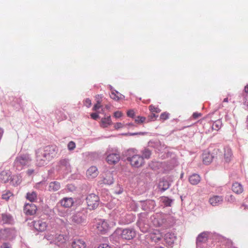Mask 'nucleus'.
<instances>
[{
  "label": "nucleus",
  "mask_w": 248,
  "mask_h": 248,
  "mask_svg": "<svg viewBox=\"0 0 248 248\" xmlns=\"http://www.w3.org/2000/svg\"><path fill=\"white\" fill-rule=\"evenodd\" d=\"M1 236L5 239L11 240L15 237L16 231L14 228H5L0 230Z\"/></svg>",
  "instance_id": "0eeeda50"
},
{
  "label": "nucleus",
  "mask_w": 248,
  "mask_h": 248,
  "mask_svg": "<svg viewBox=\"0 0 248 248\" xmlns=\"http://www.w3.org/2000/svg\"><path fill=\"white\" fill-rule=\"evenodd\" d=\"M126 125H127L128 126H133V124L131 123L127 124Z\"/></svg>",
  "instance_id": "e2e57ef3"
},
{
  "label": "nucleus",
  "mask_w": 248,
  "mask_h": 248,
  "mask_svg": "<svg viewBox=\"0 0 248 248\" xmlns=\"http://www.w3.org/2000/svg\"><path fill=\"white\" fill-rule=\"evenodd\" d=\"M107 154L106 160L109 164H115L119 161L120 155L117 151L114 152L108 151Z\"/></svg>",
  "instance_id": "423d86ee"
},
{
  "label": "nucleus",
  "mask_w": 248,
  "mask_h": 248,
  "mask_svg": "<svg viewBox=\"0 0 248 248\" xmlns=\"http://www.w3.org/2000/svg\"><path fill=\"white\" fill-rule=\"evenodd\" d=\"M122 192V191H120L119 192H118V194H120Z\"/></svg>",
  "instance_id": "69168bd1"
},
{
  "label": "nucleus",
  "mask_w": 248,
  "mask_h": 248,
  "mask_svg": "<svg viewBox=\"0 0 248 248\" xmlns=\"http://www.w3.org/2000/svg\"><path fill=\"white\" fill-rule=\"evenodd\" d=\"M232 190L236 194H241L243 192V187L240 183L235 182L232 185Z\"/></svg>",
  "instance_id": "b1692460"
},
{
  "label": "nucleus",
  "mask_w": 248,
  "mask_h": 248,
  "mask_svg": "<svg viewBox=\"0 0 248 248\" xmlns=\"http://www.w3.org/2000/svg\"><path fill=\"white\" fill-rule=\"evenodd\" d=\"M148 236L151 240L155 243L160 241L163 237L161 232L157 229H154L151 231L149 233Z\"/></svg>",
  "instance_id": "6e6552de"
},
{
  "label": "nucleus",
  "mask_w": 248,
  "mask_h": 248,
  "mask_svg": "<svg viewBox=\"0 0 248 248\" xmlns=\"http://www.w3.org/2000/svg\"><path fill=\"white\" fill-rule=\"evenodd\" d=\"M98 248H111L107 244H102L100 245Z\"/></svg>",
  "instance_id": "5fc2aeb1"
},
{
  "label": "nucleus",
  "mask_w": 248,
  "mask_h": 248,
  "mask_svg": "<svg viewBox=\"0 0 248 248\" xmlns=\"http://www.w3.org/2000/svg\"><path fill=\"white\" fill-rule=\"evenodd\" d=\"M142 157H143V159H149L151 155V152L148 149H145L142 151Z\"/></svg>",
  "instance_id": "4c0bfd02"
},
{
  "label": "nucleus",
  "mask_w": 248,
  "mask_h": 248,
  "mask_svg": "<svg viewBox=\"0 0 248 248\" xmlns=\"http://www.w3.org/2000/svg\"><path fill=\"white\" fill-rule=\"evenodd\" d=\"M129 135H130V136H134V135H138V133H129L128 134Z\"/></svg>",
  "instance_id": "bf43d9fd"
},
{
  "label": "nucleus",
  "mask_w": 248,
  "mask_h": 248,
  "mask_svg": "<svg viewBox=\"0 0 248 248\" xmlns=\"http://www.w3.org/2000/svg\"><path fill=\"white\" fill-rule=\"evenodd\" d=\"M32 225L37 231L43 232L46 230L48 224L46 221L43 220H38L33 221Z\"/></svg>",
  "instance_id": "9b49d317"
},
{
  "label": "nucleus",
  "mask_w": 248,
  "mask_h": 248,
  "mask_svg": "<svg viewBox=\"0 0 248 248\" xmlns=\"http://www.w3.org/2000/svg\"><path fill=\"white\" fill-rule=\"evenodd\" d=\"M115 225L116 222L113 221L98 219L95 225V227L98 232L101 233H105Z\"/></svg>",
  "instance_id": "f257e3e1"
},
{
  "label": "nucleus",
  "mask_w": 248,
  "mask_h": 248,
  "mask_svg": "<svg viewBox=\"0 0 248 248\" xmlns=\"http://www.w3.org/2000/svg\"><path fill=\"white\" fill-rule=\"evenodd\" d=\"M26 198L31 202H34L37 200V194L35 191L29 192L27 193Z\"/></svg>",
  "instance_id": "c756f323"
},
{
  "label": "nucleus",
  "mask_w": 248,
  "mask_h": 248,
  "mask_svg": "<svg viewBox=\"0 0 248 248\" xmlns=\"http://www.w3.org/2000/svg\"><path fill=\"white\" fill-rule=\"evenodd\" d=\"M245 92L246 93H248V85L245 87Z\"/></svg>",
  "instance_id": "052dcab7"
},
{
  "label": "nucleus",
  "mask_w": 248,
  "mask_h": 248,
  "mask_svg": "<svg viewBox=\"0 0 248 248\" xmlns=\"http://www.w3.org/2000/svg\"><path fill=\"white\" fill-rule=\"evenodd\" d=\"M127 115L128 117L133 118L135 115V113L133 110L131 109L127 112Z\"/></svg>",
  "instance_id": "8fccbe9b"
},
{
  "label": "nucleus",
  "mask_w": 248,
  "mask_h": 248,
  "mask_svg": "<svg viewBox=\"0 0 248 248\" xmlns=\"http://www.w3.org/2000/svg\"><path fill=\"white\" fill-rule=\"evenodd\" d=\"M34 173V170L33 169H29L27 171V174L30 176Z\"/></svg>",
  "instance_id": "6e6d98bb"
},
{
  "label": "nucleus",
  "mask_w": 248,
  "mask_h": 248,
  "mask_svg": "<svg viewBox=\"0 0 248 248\" xmlns=\"http://www.w3.org/2000/svg\"><path fill=\"white\" fill-rule=\"evenodd\" d=\"M110 97L114 100L118 101L122 98V94L119 93L116 91H113L110 94Z\"/></svg>",
  "instance_id": "72a5a7b5"
},
{
  "label": "nucleus",
  "mask_w": 248,
  "mask_h": 248,
  "mask_svg": "<svg viewBox=\"0 0 248 248\" xmlns=\"http://www.w3.org/2000/svg\"><path fill=\"white\" fill-rule=\"evenodd\" d=\"M145 120L146 118L143 116H138L135 119V122L138 124L143 123Z\"/></svg>",
  "instance_id": "79ce46f5"
},
{
  "label": "nucleus",
  "mask_w": 248,
  "mask_h": 248,
  "mask_svg": "<svg viewBox=\"0 0 248 248\" xmlns=\"http://www.w3.org/2000/svg\"><path fill=\"white\" fill-rule=\"evenodd\" d=\"M221 122L219 121H215L212 124V129L217 131L221 126Z\"/></svg>",
  "instance_id": "58836bf2"
},
{
  "label": "nucleus",
  "mask_w": 248,
  "mask_h": 248,
  "mask_svg": "<svg viewBox=\"0 0 248 248\" xmlns=\"http://www.w3.org/2000/svg\"><path fill=\"white\" fill-rule=\"evenodd\" d=\"M77 222H79V221H78V220H76Z\"/></svg>",
  "instance_id": "774afa93"
},
{
  "label": "nucleus",
  "mask_w": 248,
  "mask_h": 248,
  "mask_svg": "<svg viewBox=\"0 0 248 248\" xmlns=\"http://www.w3.org/2000/svg\"><path fill=\"white\" fill-rule=\"evenodd\" d=\"M170 114L167 112L162 113L160 116V119L162 121H164L170 118Z\"/></svg>",
  "instance_id": "a19ab883"
},
{
  "label": "nucleus",
  "mask_w": 248,
  "mask_h": 248,
  "mask_svg": "<svg viewBox=\"0 0 248 248\" xmlns=\"http://www.w3.org/2000/svg\"><path fill=\"white\" fill-rule=\"evenodd\" d=\"M57 151V148L53 146H46L44 151H42L43 153L44 154L45 157L46 158V159H47L49 161L56 156Z\"/></svg>",
  "instance_id": "39448f33"
},
{
  "label": "nucleus",
  "mask_w": 248,
  "mask_h": 248,
  "mask_svg": "<svg viewBox=\"0 0 248 248\" xmlns=\"http://www.w3.org/2000/svg\"><path fill=\"white\" fill-rule=\"evenodd\" d=\"M0 248H12V247L10 243L4 242L1 245Z\"/></svg>",
  "instance_id": "a18cd8bd"
},
{
  "label": "nucleus",
  "mask_w": 248,
  "mask_h": 248,
  "mask_svg": "<svg viewBox=\"0 0 248 248\" xmlns=\"http://www.w3.org/2000/svg\"><path fill=\"white\" fill-rule=\"evenodd\" d=\"M58 166L60 170H66L69 167L68 160L66 159H62L58 162Z\"/></svg>",
  "instance_id": "a878e982"
},
{
  "label": "nucleus",
  "mask_w": 248,
  "mask_h": 248,
  "mask_svg": "<svg viewBox=\"0 0 248 248\" xmlns=\"http://www.w3.org/2000/svg\"><path fill=\"white\" fill-rule=\"evenodd\" d=\"M23 210L26 215L32 216L36 214L37 208L33 203H26L24 205Z\"/></svg>",
  "instance_id": "9d476101"
},
{
  "label": "nucleus",
  "mask_w": 248,
  "mask_h": 248,
  "mask_svg": "<svg viewBox=\"0 0 248 248\" xmlns=\"http://www.w3.org/2000/svg\"><path fill=\"white\" fill-rule=\"evenodd\" d=\"M13 193L11 191L9 190H6L3 191L1 198L3 200L8 201L10 198L13 197Z\"/></svg>",
  "instance_id": "473e14b6"
},
{
  "label": "nucleus",
  "mask_w": 248,
  "mask_h": 248,
  "mask_svg": "<svg viewBox=\"0 0 248 248\" xmlns=\"http://www.w3.org/2000/svg\"><path fill=\"white\" fill-rule=\"evenodd\" d=\"M73 248H85L86 244L84 241L81 239H75L72 243Z\"/></svg>",
  "instance_id": "4be33fe9"
},
{
  "label": "nucleus",
  "mask_w": 248,
  "mask_h": 248,
  "mask_svg": "<svg viewBox=\"0 0 248 248\" xmlns=\"http://www.w3.org/2000/svg\"><path fill=\"white\" fill-rule=\"evenodd\" d=\"M121 235L122 238L126 240H130L136 236V233L132 229H125L122 231Z\"/></svg>",
  "instance_id": "f8f14e48"
},
{
  "label": "nucleus",
  "mask_w": 248,
  "mask_h": 248,
  "mask_svg": "<svg viewBox=\"0 0 248 248\" xmlns=\"http://www.w3.org/2000/svg\"><path fill=\"white\" fill-rule=\"evenodd\" d=\"M128 217H129V221H125V223H126V224H128L131 221H132L133 220V217L131 215H127V216Z\"/></svg>",
  "instance_id": "4d7b16f0"
},
{
  "label": "nucleus",
  "mask_w": 248,
  "mask_h": 248,
  "mask_svg": "<svg viewBox=\"0 0 248 248\" xmlns=\"http://www.w3.org/2000/svg\"><path fill=\"white\" fill-rule=\"evenodd\" d=\"M76 147V145L74 142L73 141H70L68 144V148L69 150H72L74 149H75Z\"/></svg>",
  "instance_id": "de8ad7c7"
},
{
  "label": "nucleus",
  "mask_w": 248,
  "mask_h": 248,
  "mask_svg": "<svg viewBox=\"0 0 248 248\" xmlns=\"http://www.w3.org/2000/svg\"><path fill=\"white\" fill-rule=\"evenodd\" d=\"M124 126V124L121 123H117L114 124V127L116 129L122 128Z\"/></svg>",
  "instance_id": "09e8293b"
},
{
  "label": "nucleus",
  "mask_w": 248,
  "mask_h": 248,
  "mask_svg": "<svg viewBox=\"0 0 248 248\" xmlns=\"http://www.w3.org/2000/svg\"><path fill=\"white\" fill-rule=\"evenodd\" d=\"M60 188V184L58 182L54 181L50 183L48 190L50 191L55 192L59 190Z\"/></svg>",
  "instance_id": "bb28decb"
},
{
  "label": "nucleus",
  "mask_w": 248,
  "mask_h": 248,
  "mask_svg": "<svg viewBox=\"0 0 248 248\" xmlns=\"http://www.w3.org/2000/svg\"><path fill=\"white\" fill-rule=\"evenodd\" d=\"M83 103H84V106H85L87 108H89L91 106L92 101L89 98H86L84 101Z\"/></svg>",
  "instance_id": "c03bdc74"
},
{
  "label": "nucleus",
  "mask_w": 248,
  "mask_h": 248,
  "mask_svg": "<svg viewBox=\"0 0 248 248\" xmlns=\"http://www.w3.org/2000/svg\"><path fill=\"white\" fill-rule=\"evenodd\" d=\"M11 173L9 170H3L0 173V181L6 183L10 180Z\"/></svg>",
  "instance_id": "aec40b11"
},
{
  "label": "nucleus",
  "mask_w": 248,
  "mask_h": 248,
  "mask_svg": "<svg viewBox=\"0 0 248 248\" xmlns=\"http://www.w3.org/2000/svg\"><path fill=\"white\" fill-rule=\"evenodd\" d=\"M122 114H123L121 111H117L114 113V116L116 118H118L122 117Z\"/></svg>",
  "instance_id": "603ef678"
},
{
  "label": "nucleus",
  "mask_w": 248,
  "mask_h": 248,
  "mask_svg": "<svg viewBox=\"0 0 248 248\" xmlns=\"http://www.w3.org/2000/svg\"><path fill=\"white\" fill-rule=\"evenodd\" d=\"M149 109L152 112L159 113L161 110L157 107L151 105L149 106Z\"/></svg>",
  "instance_id": "ea45409f"
},
{
  "label": "nucleus",
  "mask_w": 248,
  "mask_h": 248,
  "mask_svg": "<svg viewBox=\"0 0 248 248\" xmlns=\"http://www.w3.org/2000/svg\"><path fill=\"white\" fill-rule=\"evenodd\" d=\"M127 161H128L131 165L133 167L139 168L142 166L144 163V160L143 157L137 154L131 156H129L127 158Z\"/></svg>",
  "instance_id": "7ed1b4c3"
},
{
  "label": "nucleus",
  "mask_w": 248,
  "mask_h": 248,
  "mask_svg": "<svg viewBox=\"0 0 248 248\" xmlns=\"http://www.w3.org/2000/svg\"><path fill=\"white\" fill-rule=\"evenodd\" d=\"M1 221L3 224H12L14 222V219L11 214L4 213L1 215Z\"/></svg>",
  "instance_id": "a211bd4d"
},
{
  "label": "nucleus",
  "mask_w": 248,
  "mask_h": 248,
  "mask_svg": "<svg viewBox=\"0 0 248 248\" xmlns=\"http://www.w3.org/2000/svg\"><path fill=\"white\" fill-rule=\"evenodd\" d=\"M67 237L63 234H59L55 239V241L60 244H62L66 242Z\"/></svg>",
  "instance_id": "f704fd0d"
},
{
  "label": "nucleus",
  "mask_w": 248,
  "mask_h": 248,
  "mask_svg": "<svg viewBox=\"0 0 248 248\" xmlns=\"http://www.w3.org/2000/svg\"><path fill=\"white\" fill-rule=\"evenodd\" d=\"M101 107V102L99 100L97 101L96 104H95L93 108V110L96 111Z\"/></svg>",
  "instance_id": "49530a36"
},
{
  "label": "nucleus",
  "mask_w": 248,
  "mask_h": 248,
  "mask_svg": "<svg viewBox=\"0 0 248 248\" xmlns=\"http://www.w3.org/2000/svg\"><path fill=\"white\" fill-rule=\"evenodd\" d=\"M77 217V216H74L73 217V219L75 220V218Z\"/></svg>",
  "instance_id": "338daca9"
},
{
  "label": "nucleus",
  "mask_w": 248,
  "mask_h": 248,
  "mask_svg": "<svg viewBox=\"0 0 248 248\" xmlns=\"http://www.w3.org/2000/svg\"><path fill=\"white\" fill-rule=\"evenodd\" d=\"M213 156L208 152L203 153L202 154V161L204 164L208 165L213 160Z\"/></svg>",
  "instance_id": "412c9836"
},
{
  "label": "nucleus",
  "mask_w": 248,
  "mask_h": 248,
  "mask_svg": "<svg viewBox=\"0 0 248 248\" xmlns=\"http://www.w3.org/2000/svg\"><path fill=\"white\" fill-rule=\"evenodd\" d=\"M207 238V233L205 232H202L198 235L197 241L198 242H203L206 241Z\"/></svg>",
  "instance_id": "c9c22d12"
},
{
  "label": "nucleus",
  "mask_w": 248,
  "mask_h": 248,
  "mask_svg": "<svg viewBox=\"0 0 248 248\" xmlns=\"http://www.w3.org/2000/svg\"><path fill=\"white\" fill-rule=\"evenodd\" d=\"M91 117L94 120H97L99 118V115L97 113H93L91 114Z\"/></svg>",
  "instance_id": "864d4df0"
},
{
  "label": "nucleus",
  "mask_w": 248,
  "mask_h": 248,
  "mask_svg": "<svg viewBox=\"0 0 248 248\" xmlns=\"http://www.w3.org/2000/svg\"><path fill=\"white\" fill-rule=\"evenodd\" d=\"M155 206V202L152 200H147L143 202L142 207L144 210L150 211L154 209Z\"/></svg>",
  "instance_id": "f3484780"
},
{
  "label": "nucleus",
  "mask_w": 248,
  "mask_h": 248,
  "mask_svg": "<svg viewBox=\"0 0 248 248\" xmlns=\"http://www.w3.org/2000/svg\"><path fill=\"white\" fill-rule=\"evenodd\" d=\"M10 179H11V182L14 186L19 185L22 181L21 176L20 175H14L12 178L10 177Z\"/></svg>",
  "instance_id": "c85d7f7f"
},
{
  "label": "nucleus",
  "mask_w": 248,
  "mask_h": 248,
  "mask_svg": "<svg viewBox=\"0 0 248 248\" xmlns=\"http://www.w3.org/2000/svg\"><path fill=\"white\" fill-rule=\"evenodd\" d=\"M111 124V120L110 118V116H108L107 117H105L102 118L101 122V126L102 127H107L108 125H110Z\"/></svg>",
  "instance_id": "7c9ffc66"
},
{
  "label": "nucleus",
  "mask_w": 248,
  "mask_h": 248,
  "mask_svg": "<svg viewBox=\"0 0 248 248\" xmlns=\"http://www.w3.org/2000/svg\"><path fill=\"white\" fill-rule=\"evenodd\" d=\"M152 116H153V117H156V116H155V114H152Z\"/></svg>",
  "instance_id": "0e129e2a"
},
{
  "label": "nucleus",
  "mask_w": 248,
  "mask_h": 248,
  "mask_svg": "<svg viewBox=\"0 0 248 248\" xmlns=\"http://www.w3.org/2000/svg\"><path fill=\"white\" fill-rule=\"evenodd\" d=\"M61 205L64 208H70L74 203L73 199L72 198H64L60 201Z\"/></svg>",
  "instance_id": "6ab92c4d"
},
{
  "label": "nucleus",
  "mask_w": 248,
  "mask_h": 248,
  "mask_svg": "<svg viewBox=\"0 0 248 248\" xmlns=\"http://www.w3.org/2000/svg\"><path fill=\"white\" fill-rule=\"evenodd\" d=\"M88 208L90 210L96 208L99 204V198L94 194H91L86 198Z\"/></svg>",
  "instance_id": "20e7f679"
},
{
  "label": "nucleus",
  "mask_w": 248,
  "mask_h": 248,
  "mask_svg": "<svg viewBox=\"0 0 248 248\" xmlns=\"http://www.w3.org/2000/svg\"><path fill=\"white\" fill-rule=\"evenodd\" d=\"M170 186V184L167 180H162L159 183V188L162 191L168 189Z\"/></svg>",
  "instance_id": "cd10ccee"
},
{
  "label": "nucleus",
  "mask_w": 248,
  "mask_h": 248,
  "mask_svg": "<svg viewBox=\"0 0 248 248\" xmlns=\"http://www.w3.org/2000/svg\"><path fill=\"white\" fill-rule=\"evenodd\" d=\"M223 201V197L218 195H214L209 199V202L213 206H216L221 204Z\"/></svg>",
  "instance_id": "2eb2a0df"
},
{
  "label": "nucleus",
  "mask_w": 248,
  "mask_h": 248,
  "mask_svg": "<svg viewBox=\"0 0 248 248\" xmlns=\"http://www.w3.org/2000/svg\"><path fill=\"white\" fill-rule=\"evenodd\" d=\"M201 181V177L197 174H193L189 177V182L193 185H197Z\"/></svg>",
  "instance_id": "393cba45"
},
{
  "label": "nucleus",
  "mask_w": 248,
  "mask_h": 248,
  "mask_svg": "<svg viewBox=\"0 0 248 248\" xmlns=\"http://www.w3.org/2000/svg\"><path fill=\"white\" fill-rule=\"evenodd\" d=\"M164 239L168 246L172 247L176 239V236L174 233L168 232L165 234Z\"/></svg>",
  "instance_id": "ddd939ff"
},
{
  "label": "nucleus",
  "mask_w": 248,
  "mask_h": 248,
  "mask_svg": "<svg viewBox=\"0 0 248 248\" xmlns=\"http://www.w3.org/2000/svg\"><path fill=\"white\" fill-rule=\"evenodd\" d=\"M102 184L105 185H110L113 183V179L110 175L107 176L106 178H104L102 180Z\"/></svg>",
  "instance_id": "e433bc0d"
},
{
  "label": "nucleus",
  "mask_w": 248,
  "mask_h": 248,
  "mask_svg": "<svg viewBox=\"0 0 248 248\" xmlns=\"http://www.w3.org/2000/svg\"><path fill=\"white\" fill-rule=\"evenodd\" d=\"M46 159L42 151L38 150L36 152V165L39 167H42L46 164L49 161Z\"/></svg>",
  "instance_id": "1a4fd4ad"
},
{
  "label": "nucleus",
  "mask_w": 248,
  "mask_h": 248,
  "mask_svg": "<svg viewBox=\"0 0 248 248\" xmlns=\"http://www.w3.org/2000/svg\"><path fill=\"white\" fill-rule=\"evenodd\" d=\"M163 202L165 203L166 206H170L171 202V200L168 198L167 197L162 198Z\"/></svg>",
  "instance_id": "37998d69"
},
{
  "label": "nucleus",
  "mask_w": 248,
  "mask_h": 248,
  "mask_svg": "<svg viewBox=\"0 0 248 248\" xmlns=\"http://www.w3.org/2000/svg\"><path fill=\"white\" fill-rule=\"evenodd\" d=\"M138 135H145L147 134V132H139L138 133Z\"/></svg>",
  "instance_id": "13d9d810"
},
{
  "label": "nucleus",
  "mask_w": 248,
  "mask_h": 248,
  "mask_svg": "<svg viewBox=\"0 0 248 248\" xmlns=\"http://www.w3.org/2000/svg\"><path fill=\"white\" fill-rule=\"evenodd\" d=\"M137 225L142 232L145 233L148 232L149 225L146 223V219L140 217L137 222Z\"/></svg>",
  "instance_id": "4468645a"
},
{
  "label": "nucleus",
  "mask_w": 248,
  "mask_h": 248,
  "mask_svg": "<svg viewBox=\"0 0 248 248\" xmlns=\"http://www.w3.org/2000/svg\"><path fill=\"white\" fill-rule=\"evenodd\" d=\"M165 222L164 219L161 217H156L153 220V223L155 227H161Z\"/></svg>",
  "instance_id": "2f4dec72"
},
{
  "label": "nucleus",
  "mask_w": 248,
  "mask_h": 248,
  "mask_svg": "<svg viewBox=\"0 0 248 248\" xmlns=\"http://www.w3.org/2000/svg\"><path fill=\"white\" fill-rule=\"evenodd\" d=\"M228 98H225L223 100V102H228Z\"/></svg>",
  "instance_id": "680f3d73"
},
{
  "label": "nucleus",
  "mask_w": 248,
  "mask_h": 248,
  "mask_svg": "<svg viewBox=\"0 0 248 248\" xmlns=\"http://www.w3.org/2000/svg\"><path fill=\"white\" fill-rule=\"evenodd\" d=\"M98 171L95 166H92L89 168L86 171V176L89 179L95 178L98 174Z\"/></svg>",
  "instance_id": "dca6fc26"
},
{
  "label": "nucleus",
  "mask_w": 248,
  "mask_h": 248,
  "mask_svg": "<svg viewBox=\"0 0 248 248\" xmlns=\"http://www.w3.org/2000/svg\"><path fill=\"white\" fill-rule=\"evenodd\" d=\"M201 116H202V114L201 113H199V112H194V113H193V114L192 115V117L194 119H197Z\"/></svg>",
  "instance_id": "3c124183"
},
{
  "label": "nucleus",
  "mask_w": 248,
  "mask_h": 248,
  "mask_svg": "<svg viewBox=\"0 0 248 248\" xmlns=\"http://www.w3.org/2000/svg\"><path fill=\"white\" fill-rule=\"evenodd\" d=\"M232 157V150L228 147L224 148V157L226 162H229L231 161Z\"/></svg>",
  "instance_id": "5701e85b"
},
{
  "label": "nucleus",
  "mask_w": 248,
  "mask_h": 248,
  "mask_svg": "<svg viewBox=\"0 0 248 248\" xmlns=\"http://www.w3.org/2000/svg\"><path fill=\"white\" fill-rule=\"evenodd\" d=\"M31 161L29 154L20 155L17 156L14 162V165L16 169L20 168L21 169L24 166L28 165Z\"/></svg>",
  "instance_id": "f03ea898"
}]
</instances>
